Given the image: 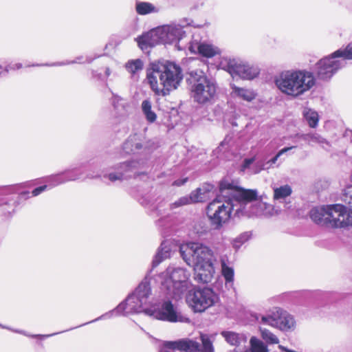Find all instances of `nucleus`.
<instances>
[{"instance_id": "f257e3e1", "label": "nucleus", "mask_w": 352, "mask_h": 352, "mask_svg": "<svg viewBox=\"0 0 352 352\" xmlns=\"http://www.w3.org/2000/svg\"><path fill=\"white\" fill-rule=\"evenodd\" d=\"M155 280L166 296L176 300L188 292L186 302L195 312H204L219 301L218 295L209 287L192 291L190 272L184 267L170 265L156 276Z\"/></svg>"}, {"instance_id": "f03ea898", "label": "nucleus", "mask_w": 352, "mask_h": 352, "mask_svg": "<svg viewBox=\"0 0 352 352\" xmlns=\"http://www.w3.org/2000/svg\"><path fill=\"white\" fill-rule=\"evenodd\" d=\"M234 190H239V187L228 181H222L219 195L206 208L207 217L214 229L221 228L232 217H243L242 205L234 195Z\"/></svg>"}, {"instance_id": "7ed1b4c3", "label": "nucleus", "mask_w": 352, "mask_h": 352, "mask_svg": "<svg viewBox=\"0 0 352 352\" xmlns=\"http://www.w3.org/2000/svg\"><path fill=\"white\" fill-rule=\"evenodd\" d=\"M179 252L184 262L192 267L197 282L208 283L212 280L217 257L210 247L202 243L188 242L180 245Z\"/></svg>"}, {"instance_id": "20e7f679", "label": "nucleus", "mask_w": 352, "mask_h": 352, "mask_svg": "<svg viewBox=\"0 0 352 352\" xmlns=\"http://www.w3.org/2000/svg\"><path fill=\"white\" fill-rule=\"evenodd\" d=\"M146 79L155 95L166 96L177 89L183 74L180 67L174 63H152L147 69Z\"/></svg>"}, {"instance_id": "39448f33", "label": "nucleus", "mask_w": 352, "mask_h": 352, "mask_svg": "<svg viewBox=\"0 0 352 352\" xmlns=\"http://www.w3.org/2000/svg\"><path fill=\"white\" fill-rule=\"evenodd\" d=\"M274 83L281 93L296 98L314 87L316 78L311 72L305 69H290L276 76Z\"/></svg>"}, {"instance_id": "423d86ee", "label": "nucleus", "mask_w": 352, "mask_h": 352, "mask_svg": "<svg viewBox=\"0 0 352 352\" xmlns=\"http://www.w3.org/2000/svg\"><path fill=\"white\" fill-rule=\"evenodd\" d=\"M151 288L147 280L142 281L133 293L129 295L125 301L120 303L116 309L107 313L100 317L91 321L93 322L100 319L111 317L113 315L122 314L126 316L132 314L144 312L150 309L151 300Z\"/></svg>"}, {"instance_id": "0eeeda50", "label": "nucleus", "mask_w": 352, "mask_h": 352, "mask_svg": "<svg viewBox=\"0 0 352 352\" xmlns=\"http://www.w3.org/2000/svg\"><path fill=\"white\" fill-rule=\"evenodd\" d=\"M186 36L183 27L179 24L172 23L157 27L146 32L138 38L139 47L142 50L153 47L157 44L175 43L179 50L185 47L179 45V43Z\"/></svg>"}, {"instance_id": "6e6552de", "label": "nucleus", "mask_w": 352, "mask_h": 352, "mask_svg": "<svg viewBox=\"0 0 352 352\" xmlns=\"http://www.w3.org/2000/svg\"><path fill=\"white\" fill-rule=\"evenodd\" d=\"M234 195L239 199V204L242 205L243 217H267L274 214V208L272 205L263 202L262 201H256L251 203L252 201L256 200L258 197V192L256 190H248L239 188V190L232 191Z\"/></svg>"}, {"instance_id": "1a4fd4ad", "label": "nucleus", "mask_w": 352, "mask_h": 352, "mask_svg": "<svg viewBox=\"0 0 352 352\" xmlns=\"http://www.w3.org/2000/svg\"><path fill=\"white\" fill-rule=\"evenodd\" d=\"M192 97L199 104L210 103L214 98L217 85L201 71L192 72L189 79Z\"/></svg>"}, {"instance_id": "9d476101", "label": "nucleus", "mask_w": 352, "mask_h": 352, "mask_svg": "<svg viewBox=\"0 0 352 352\" xmlns=\"http://www.w3.org/2000/svg\"><path fill=\"white\" fill-rule=\"evenodd\" d=\"M219 67L228 72L234 78L239 77L243 80H252L259 74L257 67L250 65L238 58H221Z\"/></svg>"}, {"instance_id": "9b49d317", "label": "nucleus", "mask_w": 352, "mask_h": 352, "mask_svg": "<svg viewBox=\"0 0 352 352\" xmlns=\"http://www.w3.org/2000/svg\"><path fill=\"white\" fill-rule=\"evenodd\" d=\"M146 314L169 322L190 323V320L182 314L170 300H164L157 307L152 305L146 309Z\"/></svg>"}, {"instance_id": "f8f14e48", "label": "nucleus", "mask_w": 352, "mask_h": 352, "mask_svg": "<svg viewBox=\"0 0 352 352\" xmlns=\"http://www.w3.org/2000/svg\"><path fill=\"white\" fill-rule=\"evenodd\" d=\"M345 66L343 59H338L334 52L320 59L315 66V72L321 80L330 79L340 69Z\"/></svg>"}, {"instance_id": "ddd939ff", "label": "nucleus", "mask_w": 352, "mask_h": 352, "mask_svg": "<svg viewBox=\"0 0 352 352\" xmlns=\"http://www.w3.org/2000/svg\"><path fill=\"white\" fill-rule=\"evenodd\" d=\"M335 204L316 207L311 210V219L317 224L333 228L334 220Z\"/></svg>"}, {"instance_id": "4468645a", "label": "nucleus", "mask_w": 352, "mask_h": 352, "mask_svg": "<svg viewBox=\"0 0 352 352\" xmlns=\"http://www.w3.org/2000/svg\"><path fill=\"white\" fill-rule=\"evenodd\" d=\"M188 50L192 54H199L206 58H212L221 54V50L209 43L193 41L190 43Z\"/></svg>"}, {"instance_id": "2eb2a0df", "label": "nucleus", "mask_w": 352, "mask_h": 352, "mask_svg": "<svg viewBox=\"0 0 352 352\" xmlns=\"http://www.w3.org/2000/svg\"><path fill=\"white\" fill-rule=\"evenodd\" d=\"M352 226V210L342 204H335L333 228Z\"/></svg>"}, {"instance_id": "dca6fc26", "label": "nucleus", "mask_w": 352, "mask_h": 352, "mask_svg": "<svg viewBox=\"0 0 352 352\" xmlns=\"http://www.w3.org/2000/svg\"><path fill=\"white\" fill-rule=\"evenodd\" d=\"M296 322L292 315L276 307V329L282 331H292L296 329Z\"/></svg>"}, {"instance_id": "f3484780", "label": "nucleus", "mask_w": 352, "mask_h": 352, "mask_svg": "<svg viewBox=\"0 0 352 352\" xmlns=\"http://www.w3.org/2000/svg\"><path fill=\"white\" fill-rule=\"evenodd\" d=\"M165 345L169 349H178L181 352H201L199 344L189 339L167 342Z\"/></svg>"}, {"instance_id": "a211bd4d", "label": "nucleus", "mask_w": 352, "mask_h": 352, "mask_svg": "<svg viewBox=\"0 0 352 352\" xmlns=\"http://www.w3.org/2000/svg\"><path fill=\"white\" fill-rule=\"evenodd\" d=\"M140 162L138 161H131L129 162H124L120 164L117 168V172L116 173H109L108 175V178L111 182H115L116 180H120L123 178H126L130 177L131 175L129 174L130 172H133V169L139 167Z\"/></svg>"}, {"instance_id": "6ab92c4d", "label": "nucleus", "mask_w": 352, "mask_h": 352, "mask_svg": "<svg viewBox=\"0 0 352 352\" xmlns=\"http://www.w3.org/2000/svg\"><path fill=\"white\" fill-rule=\"evenodd\" d=\"M174 248L175 244L171 241H162L153 261V266L156 267L164 260L170 258Z\"/></svg>"}, {"instance_id": "aec40b11", "label": "nucleus", "mask_w": 352, "mask_h": 352, "mask_svg": "<svg viewBox=\"0 0 352 352\" xmlns=\"http://www.w3.org/2000/svg\"><path fill=\"white\" fill-rule=\"evenodd\" d=\"M272 188L273 190L274 201L284 203L285 206L289 204L287 200L290 197L293 192L290 185L285 184L280 186L274 185L272 186Z\"/></svg>"}, {"instance_id": "412c9836", "label": "nucleus", "mask_w": 352, "mask_h": 352, "mask_svg": "<svg viewBox=\"0 0 352 352\" xmlns=\"http://www.w3.org/2000/svg\"><path fill=\"white\" fill-rule=\"evenodd\" d=\"M144 138L141 134L130 135L123 144V150L126 153H135L143 148Z\"/></svg>"}, {"instance_id": "4be33fe9", "label": "nucleus", "mask_w": 352, "mask_h": 352, "mask_svg": "<svg viewBox=\"0 0 352 352\" xmlns=\"http://www.w3.org/2000/svg\"><path fill=\"white\" fill-rule=\"evenodd\" d=\"M231 95L233 98H237L247 102H251L255 99L256 94L252 89L239 87L235 85H231Z\"/></svg>"}, {"instance_id": "5701e85b", "label": "nucleus", "mask_w": 352, "mask_h": 352, "mask_svg": "<svg viewBox=\"0 0 352 352\" xmlns=\"http://www.w3.org/2000/svg\"><path fill=\"white\" fill-rule=\"evenodd\" d=\"M252 317L254 318V320L259 324V327H262L263 325H268L276 328V307L267 315L253 314H252Z\"/></svg>"}, {"instance_id": "b1692460", "label": "nucleus", "mask_w": 352, "mask_h": 352, "mask_svg": "<svg viewBox=\"0 0 352 352\" xmlns=\"http://www.w3.org/2000/svg\"><path fill=\"white\" fill-rule=\"evenodd\" d=\"M255 161V157L246 158L243 160L242 168L243 170L249 169L252 174H258L263 170L270 169L266 161L260 160L256 162L251 166V164Z\"/></svg>"}, {"instance_id": "393cba45", "label": "nucleus", "mask_w": 352, "mask_h": 352, "mask_svg": "<svg viewBox=\"0 0 352 352\" xmlns=\"http://www.w3.org/2000/svg\"><path fill=\"white\" fill-rule=\"evenodd\" d=\"M78 178L79 175H73L69 172H65L47 177V182H48L52 187H54L66 182L76 180Z\"/></svg>"}, {"instance_id": "a878e982", "label": "nucleus", "mask_w": 352, "mask_h": 352, "mask_svg": "<svg viewBox=\"0 0 352 352\" xmlns=\"http://www.w3.org/2000/svg\"><path fill=\"white\" fill-rule=\"evenodd\" d=\"M225 340L232 346H239L241 343L246 342V338L243 334H239L234 331H223L221 333Z\"/></svg>"}, {"instance_id": "bb28decb", "label": "nucleus", "mask_w": 352, "mask_h": 352, "mask_svg": "<svg viewBox=\"0 0 352 352\" xmlns=\"http://www.w3.org/2000/svg\"><path fill=\"white\" fill-rule=\"evenodd\" d=\"M221 274L226 280V285L232 287L234 281V269L225 258H221Z\"/></svg>"}, {"instance_id": "cd10ccee", "label": "nucleus", "mask_w": 352, "mask_h": 352, "mask_svg": "<svg viewBox=\"0 0 352 352\" xmlns=\"http://www.w3.org/2000/svg\"><path fill=\"white\" fill-rule=\"evenodd\" d=\"M212 189L211 186H203L198 188L195 190H193L189 197H192V204L203 202L209 198V193Z\"/></svg>"}, {"instance_id": "c85d7f7f", "label": "nucleus", "mask_w": 352, "mask_h": 352, "mask_svg": "<svg viewBox=\"0 0 352 352\" xmlns=\"http://www.w3.org/2000/svg\"><path fill=\"white\" fill-rule=\"evenodd\" d=\"M303 116L309 126L311 128H316L319 121V116L317 111L308 107H305L302 112Z\"/></svg>"}, {"instance_id": "c756f323", "label": "nucleus", "mask_w": 352, "mask_h": 352, "mask_svg": "<svg viewBox=\"0 0 352 352\" xmlns=\"http://www.w3.org/2000/svg\"><path fill=\"white\" fill-rule=\"evenodd\" d=\"M141 108L142 113L148 122L153 123L156 120L157 115L152 109V102L150 100L146 99L143 100Z\"/></svg>"}, {"instance_id": "7c9ffc66", "label": "nucleus", "mask_w": 352, "mask_h": 352, "mask_svg": "<svg viewBox=\"0 0 352 352\" xmlns=\"http://www.w3.org/2000/svg\"><path fill=\"white\" fill-rule=\"evenodd\" d=\"M136 12L140 15H146L159 12V8L148 2H138L135 6Z\"/></svg>"}, {"instance_id": "2f4dec72", "label": "nucleus", "mask_w": 352, "mask_h": 352, "mask_svg": "<svg viewBox=\"0 0 352 352\" xmlns=\"http://www.w3.org/2000/svg\"><path fill=\"white\" fill-rule=\"evenodd\" d=\"M259 331L262 339L267 344H278L279 342L278 338L269 329L263 327H259Z\"/></svg>"}, {"instance_id": "473e14b6", "label": "nucleus", "mask_w": 352, "mask_h": 352, "mask_svg": "<svg viewBox=\"0 0 352 352\" xmlns=\"http://www.w3.org/2000/svg\"><path fill=\"white\" fill-rule=\"evenodd\" d=\"M143 66L144 64L142 60L138 58L129 60L125 65V68L129 73L135 74V73L142 71Z\"/></svg>"}, {"instance_id": "72a5a7b5", "label": "nucleus", "mask_w": 352, "mask_h": 352, "mask_svg": "<svg viewBox=\"0 0 352 352\" xmlns=\"http://www.w3.org/2000/svg\"><path fill=\"white\" fill-rule=\"evenodd\" d=\"M214 338V335L209 336L207 334H201L200 339L202 342L204 352H214L212 342Z\"/></svg>"}, {"instance_id": "f704fd0d", "label": "nucleus", "mask_w": 352, "mask_h": 352, "mask_svg": "<svg viewBox=\"0 0 352 352\" xmlns=\"http://www.w3.org/2000/svg\"><path fill=\"white\" fill-rule=\"evenodd\" d=\"M250 352H269L267 346L256 337H252L250 340Z\"/></svg>"}, {"instance_id": "c9c22d12", "label": "nucleus", "mask_w": 352, "mask_h": 352, "mask_svg": "<svg viewBox=\"0 0 352 352\" xmlns=\"http://www.w3.org/2000/svg\"><path fill=\"white\" fill-rule=\"evenodd\" d=\"M334 56H337L338 59H343L344 62L346 60H352V43L348 44L345 48L334 52Z\"/></svg>"}, {"instance_id": "e433bc0d", "label": "nucleus", "mask_w": 352, "mask_h": 352, "mask_svg": "<svg viewBox=\"0 0 352 352\" xmlns=\"http://www.w3.org/2000/svg\"><path fill=\"white\" fill-rule=\"evenodd\" d=\"M301 138L305 141L308 142L309 144L316 143L319 144H326L327 141L322 136L316 133H310L307 134H303L301 135Z\"/></svg>"}, {"instance_id": "4c0bfd02", "label": "nucleus", "mask_w": 352, "mask_h": 352, "mask_svg": "<svg viewBox=\"0 0 352 352\" xmlns=\"http://www.w3.org/2000/svg\"><path fill=\"white\" fill-rule=\"evenodd\" d=\"M296 148V146H289V147H285L282 149H280L276 155L272 157L271 160L266 161L265 164H267V166H270V168L273 167L274 164H276L277 163V161L278 158L283 155V154L287 153L289 151Z\"/></svg>"}, {"instance_id": "58836bf2", "label": "nucleus", "mask_w": 352, "mask_h": 352, "mask_svg": "<svg viewBox=\"0 0 352 352\" xmlns=\"http://www.w3.org/2000/svg\"><path fill=\"white\" fill-rule=\"evenodd\" d=\"M342 201L352 208V185L346 186L342 196Z\"/></svg>"}, {"instance_id": "ea45409f", "label": "nucleus", "mask_w": 352, "mask_h": 352, "mask_svg": "<svg viewBox=\"0 0 352 352\" xmlns=\"http://www.w3.org/2000/svg\"><path fill=\"white\" fill-rule=\"evenodd\" d=\"M121 99L118 100V104H113L115 109L118 111L122 118H126L128 116V111L126 109V105Z\"/></svg>"}, {"instance_id": "a19ab883", "label": "nucleus", "mask_w": 352, "mask_h": 352, "mask_svg": "<svg viewBox=\"0 0 352 352\" xmlns=\"http://www.w3.org/2000/svg\"><path fill=\"white\" fill-rule=\"evenodd\" d=\"M192 197H189V196H185L179 198L177 201L174 202L171 206L172 208H177L182 206H186L188 204H192Z\"/></svg>"}, {"instance_id": "79ce46f5", "label": "nucleus", "mask_w": 352, "mask_h": 352, "mask_svg": "<svg viewBox=\"0 0 352 352\" xmlns=\"http://www.w3.org/2000/svg\"><path fill=\"white\" fill-rule=\"evenodd\" d=\"M47 188V185H44L38 188H36L34 190H32V196L36 197L45 191Z\"/></svg>"}, {"instance_id": "37998d69", "label": "nucleus", "mask_w": 352, "mask_h": 352, "mask_svg": "<svg viewBox=\"0 0 352 352\" xmlns=\"http://www.w3.org/2000/svg\"><path fill=\"white\" fill-rule=\"evenodd\" d=\"M21 67H22L21 63H15V64L10 65L7 66L6 68V71L8 72L9 70H12V69H21Z\"/></svg>"}, {"instance_id": "c03bdc74", "label": "nucleus", "mask_w": 352, "mask_h": 352, "mask_svg": "<svg viewBox=\"0 0 352 352\" xmlns=\"http://www.w3.org/2000/svg\"><path fill=\"white\" fill-rule=\"evenodd\" d=\"M187 179H188V178L186 177L184 179L176 180L173 182V185L178 186H182L187 182Z\"/></svg>"}, {"instance_id": "a18cd8bd", "label": "nucleus", "mask_w": 352, "mask_h": 352, "mask_svg": "<svg viewBox=\"0 0 352 352\" xmlns=\"http://www.w3.org/2000/svg\"><path fill=\"white\" fill-rule=\"evenodd\" d=\"M248 234H243L241 235L240 236H239L236 239V241H239V242L243 243V242H245V241L248 240Z\"/></svg>"}, {"instance_id": "49530a36", "label": "nucleus", "mask_w": 352, "mask_h": 352, "mask_svg": "<svg viewBox=\"0 0 352 352\" xmlns=\"http://www.w3.org/2000/svg\"><path fill=\"white\" fill-rule=\"evenodd\" d=\"M0 327H1L2 328H5V329H10L9 327H4V326H2L0 324ZM11 330V329H10ZM12 331L15 332V333H21V334H23V335H25V336H28L27 333H25L24 331H20V330H16V329H12Z\"/></svg>"}, {"instance_id": "de8ad7c7", "label": "nucleus", "mask_w": 352, "mask_h": 352, "mask_svg": "<svg viewBox=\"0 0 352 352\" xmlns=\"http://www.w3.org/2000/svg\"><path fill=\"white\" fill-rule=\"evenodd\" d=\"M226 142H222L220 146L217 148V152L222 151L224 148H226Z\"/></svg>"}, {"instance_id": "09e8293b", "label": "nucleus", "mask_w": 352, "mask_h": 352, "mask_svg": "<svg viewBox=\"0 0 352 352\" xmlns=\"http://www.w3.org/2000/svg\"><path fill=\"white\" fill-rule=\"evenodd\" d=\"M64 65V63H53V64H51V65H48L49 66H60V65Z\"/></svg>"}, {"instance_id": "8fccbe9b", "label": "nucleus", "mask_w": 352, "mask_h": 352, "mask_svg": "<svg viewBox=\"0 0 352 352\" xmlns=\"http://www.w3.org/2000/svg\"><path fill=\"white\" fill-rule=\"evenodd\" d=\"M111 74V72H110V69L109 68H106V70H105V74L107 76H109Z\"/></svg>"}, {"instance_id": "3c124183", "label": "nucleus", "mask_w": 352, "mask_h": 352, "mask_svg": "<svg viewBox=\"0 0 352 352\" xmlns=\"http://www.w3.org/2000/svg\"><path fill=\"white\" fill-rule=\"evenodd\" d=\"M6 68H3L1 65H0V74H1L3 73V71H6Z\"/></svg>"}, {"instance_id": "603ef678", "label": "nucleus", "mask_w": 352, "mask_h": 352, "mask_svg": "<svg viewBox=\"0 0 352 352\" xmlns=\"http://www.w3.org/2000/svg\"><path fill=\"white\" fill-rule=\"evenodd\" d=\"M56 333H53V334H50V335H47V336H43V337H49V336H54V335H56Z\"/></svg>"}, {"instance_id": "864d4df0", "label": "nucleus", "mask_w": 352, "mask_h": 352, "mask_svg": "<svg viewBox=\"0 0 352 352\" xmlns=\"http://www.w3.org/2000/svg\"><path fill=\"white\" fill-rule=\"evenodd\" d=\"M32 337H37V336H40L39 335H34V336H32Z\"/></svg>"}]
</instances>
